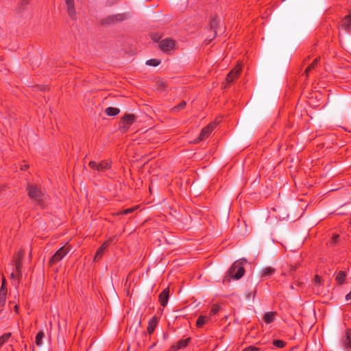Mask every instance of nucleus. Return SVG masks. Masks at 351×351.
Returning <instances> with one entry per match:
<instances>
[{
	"instance_id": "9b49d317",
	"label": "nucleus",
	"mask_w": 351,
	"mask_h": 351,
	"mask_svg": "<svg viewBox=\"0 0 351 351\" xmlns=\"http://www.w3.org/2000/svg\"><path fill=\"white\" fill-rule=\"evenodd\" d=\"M67 7V12L71 18L75 16V9L74 5V0H64Z\"/></svg>"
},
{
	"instance_id": "cd10ccee",
	"label": "nucleus",
	"mask_w": 351,
	"mask_h": 351,
	"mask_svg": "<svg viewBox=\"0 0 351 351\" xmlns=\"http://www.w3.org/2000/svg\"><path fill=\"white\" fill-rule=\"evenodd\" d=\"M112 239H108L107 241H106L105 242H104L99 247V248L102 249L104 251L106 250V249L108 247V245H110V243L112 242Z\"/></svg>"
},
{
	"instance_id": "c756f323",
	"label": "nucleus",
	"mask_w": 351,
	"mask_h": 351,
	"mask_svg": "<svg viewBox=\"0 0 351 351\" xmlns=\"http://www.w3.org/2000/svg\"><path fill=\"white\" fill-rule=\"evenodd\" d=\"M136 209V207L131 208H127L123 210L121 212H120L119 214L120 215H128L133 212Z\"/></svg>"
},
{
	"instance_id": "aec40b11",
	"label": "nucleus",
	"mask_w": 351,
	"mask_h": 351,
	"mask_svg": "<svg viewBox=\"0 0 351 351\" xmlns=\"http://www.w3.org/2000/svg\"><path fill=\"white\" fill-rule=\"evenodd\" d=\"M319 61V58H316L313 60V62L305 70V73H306V75L308 76V73L309 72L314 69L315 66L317 65V62Z\"/></svg>"
},
{
	"instance_id": "0eeeda50",
	"label": "nucleus",
	"mask_w": 351,
	"mask_h": 351,
	"mask_svg": "<svg viewBox=\"0 0 351 351\" xmlns=\"http://www.w3.org/2000/svg\"><path fill=\"white\" fill-rule=\"evenodd\" d=\"M215 125H216L215 123H211L209 125H208L206 127L204 128L202 130V132H201L198 138L197 139V141H204L206 138H207L210 136V134L212 132V131L213 130V129L215 128Z\"/></svg>"
},
{
	"instance_id": "4c0bfd02",
	"label": "nucleus",
	"mask_w": 351,
	"mask_h": 351,
	"mask_svg": "<svg viewBox=\"0 0 351 351\" xmlns=\"http://www.w3.org/2000/svg\"><path fill=\"white\" fill-rule=\"evenodd\" d=\"M10 277H11V278H12V279H14V277H15V274H14V271H12V272L11 273V274H10Z\"/></svg>"
},
{
	"instance_id": "7ed1b4c3",
	"label": "nucleus",
	"mask_w": 351,
	"mask_h": 351,
	"mask_svg": "<svg viewBox=\"0 0 351 351\" xmlns=\"http://www.w3.org/2000/svg\"><path fill=\"white\" fill-rule=\"evenodd\" d=\"M245 273V269L242 263L239 261H236L234 263L232 266L229 270V276L232 279H240Z\"/></svg>"
},
{
	"instance_id": "f03ea898",
	"label": "nucleus",
	"mask_w": 351,
	"mask_h": 351,
	"mask_svg": "<svg viewBox=\"0 0 351 351\" xmlns=\"http://www.w3.org/2000/svg\"><path fill=\"white\" fill-rule=\"evenodd\" d=\"M136 117L134 114H125L121 119L119 125V130L124 133L128 130L130 127L134 123Z\"/></svg>"
},
{
	"instance_id": "5701e85b",
	"label": "nucleus",
	"mask_w": 351,
	"mask_h": 351,
	"mask_svg": "<svg viewBox=\"0 0 351 351\" xmlns=\"http://www.w3.org/2000/svg\"><path fill=\"white\" fill-rule=\"evenodd\" d=\"M190 339H186L180 340L177 343V349H181L186 347Z\"/></svg>"
},
{
	"instance_id": "b1692460",
	"label": "nucleus",
	"mask_w": 351,
	"mask_h": 351,
	"mask_svg": "<svg viewBox=\"0 0 351 351\" xmlns=\"http://www.w3.org/2000/svg\"><path fill=\"white\" fill-rule=\"evenodd\" d=\"M104 253V251L102 249L99 248L94 256V261L97 262L98 261H99L101 258Z\"/></svg>"
},
{
	"instance_id": "c9c22d12",
	"label": "nucleus",
	"mask_w": 351,
	"mask_h": 351,
	"mask_svg": "<svg viewBox=\"0 0 351 351\" xmlns=\"http://www.w3.org/2000/svg\"><path fill=\"white\" fill-rule=\"evenodd\" d=\"M217 22L218 21L217 19H213L210 24L211 28H215V26L217 25Z\"/></svg>"
},
{
	"instance_id": "a878e982",
	"label": "nucleus",
	"mask_w": 351,
	"mask_h": 351,
	"mask_svg": "<svg viewBox=\"0 0 351 351\" xmlns=\"http://www.w3.org/2000/svg\"><path fill=\"white\" fill-rule=\"evenodd\" d=\"M220 310V306L219 305L215 304L213 306L209 316L211 317L215 315Z\"/></svg>"
},
{
	"instance_id": "f704fd0d",
	"label": "nucleus",
	"mask_w": 351,
	"mask_h": 351,
	"mask_svg": "<svg viewBox=\"0 0 351 351\" xmlns=\"http://www.w3.org/2000/svg\"><path fill=\"white\" fill-rule=\"evenodd\" d=\"M186 106V102L182 101L178 106H176L178 109H182Z\"/></svg>"
},
{
	"instance_id": "f257e3e1",
	"label": "nucleus",
	"mask_w": 351,
	"mask_h": 351,
	"mask_svg": "<svg viewBox=\"0 0 351 351\" xmlns=\"http://www.w3.org/2000/svg\"><path fill=\"white\" fill-rule=\"evenodd\" d=\"M27 190L29 198L36 204L43 206L45 195L41 191V189L36 185H28Z\"/></svg>"
},
{
	"instance_id": "4be33fe9",
	"label": "nucleus",
	"mask_w": 351,
	"mask_h": 351,
	"mask_svg": "<svg viewBox=\"0 0 351 351\" xmlns=\"http://www.w3.org/2000/svg\"><path fill=\"white\" fill-rule=\"evenodd\" d=\"M160 60L158 59H150L146 62V64L148 66H156L160 64Z\"/></svg>"
},
{
	"instance_id": "a211bd4d",
	"label": "nucleus",
	"mask_w": 351,
	"mask_h": 351,
	"mask_svg": "<svg viewBox=\"0 0 351 351\" xmlns=\"http://www.w3.org/2000/svg\"><path fill=\"white\" fill-rule=\"evenodd\" d=\"M119 109L114 107H108L106 109L105 112L108 116H115L119 113Z\"/></svg>"
},
{
	"instance_id": "2eb2a0df",
	"label": "nucleus",
	"mask_w": 351,
	"mask_h": 351,
	"mask_svg": "<svg viewBox=\"0 0 351 351\" xmlns=\"http://www.w3.org/2000/svg\"><path fill=\"white\" fill-rule=\"evenodd\" d=\"M156 325H157V319H156V317H153L149 321V323H148V326H147V332H149V334H152L156 327Z\"/></svg>"
},
{
	"instance_id": "dca6fc26",
	"label": "nucleus",
	"mask_w": 351,
	"mask_h": 351,
	"mask_svg": "<svg viewBox=\"0 0 351 351\" xmlns=\"http://www.w3.org/2000/svg\"><path fill=\"white\" fill-rule=\"evenodd\" d=\"M275 317V312H267L264 315L263 319L266 324H271L274 321Z\"/></svg>"
},
{
	"instance_id": "f8f14e48",
	"label": "nucleus",
	"mask_w": 351,
	"mask_h": 351,
	"mask_svg": "<svg viewBox=\"0 0 351 351\" xmlns=\"http://www.w3.org/2000/svg\"><path fill=\"white\" fill-rule=\"evenodd\" d=\"M343 343L346 349H351V330H348L346 332L345 337L343 339Z\"/></svg>"
},
{
	"instance_id": "bb28decb",
	"label": "nucleus",
	"mask_w": 351,
	"mask_h": 351,
	"mask_svg": "<svg viewBox=\"0 0 351 351\" xmlns=\"http://www.w3.org/2000/svg\"><path fill=\"white\" fill-rule=\"evenodd\" d=\"M274 346H275L277 348H282L285 346V343L283 341L281 340H274L273 341Z\"/></svg>"
},
{
	"instance_id": "473e14b6",
	"label": "nucleus",
	"mask_w": 351,
	"mask_h": 351,
	"mask_svg": "<svg viewBox=\"0 0 351 351\" xmlns=\"http://www.w3.org/2000/svg\"><path fill=\"white\" fill-rule=\"evenodd\" d=\"M243 351H261V350L258 348L251 346L245 348Z\"/></svg>"
},
{
	"instance_id": "393cba45",
	"label": "nucleus",
	"mask_w": 351,
	"mask_h": 351,
	"mask_svg": "<svg viewBox=\"0 0 351 351\" xmlns=\"http://www.w3.org/2000/svg\"><path fill=\"white\" fill-rule=\"evenodd\" d=\"M11 337V333H5L0 337V347L2 346Z\"/></svg>"
},
{
	"instance_id": "6ab92c4d",
	"label": "nucleus",
	"mask_w": 351,
	"mask_h": 351,
	"mask_svg": "<svg viewBox=\"0 0 351 351\" xmlns=\"http://www.w3.org/2000/svg\"><path fill=\"white\" fill-rule=\"evenodd\" d=\"M346 277V272L341 271L337 274V275L336 276V280L339 284L341 285L345 282Z\"/></svg>"
},
{
	"instance_id": "1a4fd4ad",
	"label": "nucleus",
	"mask_w": 351,
	"mask_h": 351,
	"mask_svg": "<svg viewBox=\"0 0 351 351\" xmlns=\"http://www.w3.org/2000/svg\"><path fill=\"white\" fill-rule=\"evenodd\" d=\"M169 295V288H166L160 293L159 295V302L160 305L165 307L167 303Z\"/></svg>"
},
{
	"instance_id": "72a5a7b5",
	"label": "nucleus",
	"mask_w": 351,
	"mask_h": 351,
	"mask_svg": "<svg viewBox=\"0 0 351 351\" xmlns=\"http://www.w3.org/2000/svg\"><path fill=\"white\" fill-rule=\"evenodd\" d=\"M339 241V236L338 234H335L332 237V239H331V244L332 245H335L336 243H337Z\"/></svg>"
},
{
	"instance_id": "2f4dec72",
	"label": "nucleus",
	"mask_w": 351,
	"mask_h": 351,
	"mask_svg": "<svg viewBox=\"0 0 351 351\" xmlns=\"http://www.w3.org/2000/svg\"><path fill=\"white\" fill-rule=\"evenodd\" d=\"M322 278L319 275H315L314 278V282L316 285L320 286L322 285Z\"/></svg>"
},
{
	"instance_id": "39448f33",
	"label": "nucleus",
	"mask_w": 351,
	"mask_h": 351,
	"mask_svg": "<svg viewBox=\"0 0 351 351\" xmlns=\"http://www.w3.org/2000/svg\"><path fill=\"white\" fill-rule=\"evenodd\" d=\"M70 251V247L66 245H64L60 247L51 258L49 263L53 265L57 262L61 261Z\"/></svg>"
},
{
	"instance_id": "6e6552de",
	"label": "nucleus",
	"mask_w": 351,
	"mask_h": 351,
	"mask_svg": "<svg viewBox=\"0 0 351 351\" xmlns=\"http://www.w3.org/2000/svg\"><path fill=\"white\" fill-rule=\"evenodd\" d=\"M241 71V66L237 64L232 71L228 74L226 77V82L228 84L232 83L235 79H237Z\"/></svg>"
},
{
	"instance_id": "9d476101",
	"label": "nucleus",
	"mask_w": 351,
	"mask_h": 351,
	"mask_svg": "<svg viewBox=\"0 0 351 351\" xmlns=\"http://www.w3.org/2000/svg\"><path fill=\"white\" fill-rule=\"evenodd\" d=\"M23 256V252H22V251L19 252L17 255V257L15 258V261H14V262H15L14 266H15L16 272L17 273V275L19 276H21V269L22 265L21 263V259L22 258Z\"/></svg>"
},
{
	"instance_id": "e433bc0d",
	"label": "nucleus",
	"mask_w": 351,
	"mask_h": 351,
	"mask_svg": "<svg viewBox=\"0 0 351 351\" xmlns=\"http://www.w3.org/2000/svg\"><path fill=\"white\" fill-rule=\"evenodd\" d=\"M27 168H28L27 165H21V169L22 171H25Z\"/></svg>"
},
{
	"instance_id": "20e7f679",
	"label": "nucleus",
	"mask_w": 351,
	"mask_h": 351,
	"mask_svg": "<svg viewBox=\"0 0 351 351\" xmlns=\"http://www.w3.org/2000/svg\"><path fill=\"white\" fill-rule=\"evenodd\" d=\"M112 162L110 160H104L101 161L99 163H97L95 161H90L88 164L89 167L93 169L96 170L98 172H104L106 170H108L111 168Z\"/></svg>"
},
{
	"instance_id": "412c9836",
	"label": "nucleus",
	"mask_w": 351,
	"mask_h": 351,
	"mask_svg": "<svg viewBox=\"0 0 351 351\" xmlns=\"http://www.w3.org/2000/svg\"><path fill=\"white\" fill-rule=\"evenodd\" d=\"M44 337V333L41 331L38 332L36 336V344L38 346L42 345V339Z\"/></svg>"
},
{
	"instance_id": "7c9ffc66",
	"label": "nucleus",
	"mask_w": 351,
	"mask_h": 351,
	"mask_svg": "<svg viewBox=\"0 0 351 351\" xmlns=\"http://www.w3.org/2000/svg\"><path fill=\"white\" fill-rule=\"evenodd\" d=\"M6 295L7 294H4L3 293H0V306H3L5 304L6 300Z\"/></svg>"
},
{
	"instance_id": "423d86ee",
	"label": "nucleus",
	"mask_w": 351,
	"mask_h": 351,
	"mask_svg": "<svg viewBox=\"0 0 351 351\" xmlns=\"http://www.w3.org/2000/svg\"><path fill=\"white\" fill-rule=\"evenodd\" d=\"M159 47L162 51L168 53L174 49L175 42L170 38L164 39L159 43Z\"/></svg>"
},
{
	"instance_id": "f3484780",
	"label": "nucleus",
	"mask_w": 351,
	"mask_h": 351,
	"mask_svg": "<svg viewBox=\"0 0 351 351\" xmlns=\"http://www.w3.org/2000/svg\"><path fill=\"white\" fill-rule=\"evenodd\" d=\"M275 272V269L271 267H267L262 270V276L265 277H269Z\"/></svg>"
},
{
	"instance_id": "c85d7f7f",
	"label": "nucleus",
	"mask_w": 351,
	"mask_h": 351,
	"mask_svg": "<svg viewBox=\"0 0 351 351\" xmlns=\"http://www.w3.org/2000/svg\"><path fill=\"white\" fill-rule=\"evenodd\" d=\"M7 294V289L5 287V280L3 278L2 280V285L0 289V293Z\"/></svg>"
},
{
	"instance_id": "ddd939ff",
	"label": "nucleus",
	"mask_w": 351,
	"mask_h": 351,
	"mask_svg": "<svg viewBox=\"0 0 351 351\" xmlns=\"http://www.w3.org/2000/svg\"><path fill=\"white\" fill-rule=\"evenodd\" d=\"M210 319V317L209 315H201L196 322V325L198 328L202 327L205 324L208 323Z\"/></svg>"
},
{
	"instance_id": "4468645a",
	"label": "nucleus",
	"mask_w": 351,
	"mask_h": 351,
	"mask_svg": "<svg viewBox=\"0 0 351 351\" xmlns=\"http://www.w3.org/2000/svg\"><path fill=\"white\" fill-rule=\"evenodd\" d=\"M351 27V15L346 16L341 21V27L345 30Z\"/></svg>"
}]
</instances>
